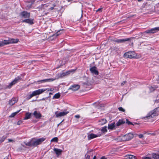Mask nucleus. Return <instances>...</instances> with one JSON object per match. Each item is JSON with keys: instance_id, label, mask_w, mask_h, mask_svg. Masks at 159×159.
<instances>
[{"instance_id": "obj_9", "label": "nucleus", "mask_w": 159, "mask_h": 159, "mask_svg": "<svg viewBox=\"0 0 159 159\" xmlns=\"http://www.w3.org/2000/svg\"><path fill=\"white\" fill-rule=\"evenodd\" d=\"M46 90L44 89H40L34 91L33 93L35 96L42 93Z\"/></svg>"}, {"instance_id": "obj_50", "label": "nucleus", "mask_w": 159, "mask_h": 159, "mask_svg": "<svg viewBox=\"0 0 159 159\" xmlns=\"http://www.w3.org/2000/svg\"><path fill=\"white\" fill-rule=\"evenodd\" d=\"M3 159H9L7 157H5Z\"/></svg>"}, {"instance_id": "obj_55", "label": "nucleus", "mask_w": 159, "mask_h": 159, "mask_svg": "<svg viewBox=\"0 0 159 159\" xmlns=\"http://www.w3.org/2000/svg\"><path fill=\"white\" fill-rule=\"evenodd\" d=\"M61 123V122H60V123H59L57 125L59 126Z\"/></svg>"}, {"instance_id": "obj_52", "label": "nucleus", "mask_w": 159, "mask_h": 159, "mask_svg": "<svg viewBox=\"0 0 159 159\" xmlns=\"http://www.w3.org/2000/svg\"><path fill=\"white\" fill-rule=\"evenodd\" d=\"M148 134H152V135H154V134L153 133H152V134H151V133H148Z\"/></svg>"}, {"instance_id": "obj_27", "label": "nucleus", "mask_w": 159, "mask_h": 159, "mask_svg": "<svg viewBox=\"0 0 159 159\" xmlns=\"http://www.w3.org/2000/svg\"><path fill=\"white\" fill-rule=\"evenodd\" d=\"M152 156L154 159H159V154L153 153Z\"/></svg>"}, {"instance_id": "obj_41", "label": "nucleus", "mask_w": 159, "mask_h": 159, "mask_svg": "<svg viewBox=\"0 0 159 159\" xmlns=\"http://www.w3.org/2000/svg\"><path fill=\"white\" fill-rule=\"evenodd\" d=\"M85 157L87 159H90V156L87 154L85 155Z\"/></svg>"}, {"instance_id": "obj_7", "label": "nucleus", "mask_w": 159, "mask_h": 159, "mask_svg": "<svg viewBox=\"0 0 159 159\" xmlns=\"http://www.w3.org/2000/svg\"><path fill=\"white\" fill-rule=\"evenodd\" d=\"M159 31V27H157L152 28L150 30H146L143 32V33L151 34L154 33Z\"/></svg>"}, {"instance_id": "obj_36", "label": "nucleus", "mask_w": 159, "mask_h": 159, "mask_svg": "<svg viewBox=\"0 0 159 159\" xmlns=\"http://www.w3.org/2000/svg\"><path fill=\"white\" fill-rule=\"evenodd\" d=\"M58 140V139L57 137H54L51 140V142H57Z\"/></svg>"}, {"instance_id": "obj_30", "label": "nucleus", "mask_w": 159, "mask_h": 159, "mask_svg": "<svg viewBox=\"0 0 159 159\" xmlns=\"http://www.w3.org/2000/svg\"><path fill=\"white\" fill-rule=\"evenodd\" d=\"M20 111V110L16 112L12 113L11 115L9 116V117H14L17 113H18Z\"/></svg>"}, {"instance_id": "obj_22", "label": "nucleus", "mask_w": 159, "mask_h": 159, "mask_svg": "<svg viewBox=\"0 0 159 159\" xmlns=\"http://www.w3.org/2000/svg\"><path fill=\"white\" fill-rule=\"evenodd\" d=\"M115 126V123L109 124L108 126V128L109 129H112Z\"/></svg>"}, {"instance_id": "obj_21", "label": "nucleus", "mask_w": 159, "mask_h": 159, "mask_svg": "<svg viewBox=\"0 0 159 159\" xmlns=\"http://www.w3.org/2000/svg\"><path fill=\"white\" fill-rule=\"evenodd\" d=\"M32 114L31 113L27 112L25 114V117L24 118L25 120H26L30 119Z\"/></svg>"}, {"instance_id": "obj_26", "label": "nucleus", "mask_w": 159, "mask_h": 159, "mask_svg": "<svg viewBox=\"0 0 159 159\" xmlns=\"http://www.w3.org/2000/svg\"><path fill=\"white\" fill-rule=\"evenodd\" d=\"M21 79V77L20 76H18L16 77L15 78L13 81L16 84L18 82L20 81V80Z\"/></svg>"}, {"instance_id": "obj_34", "label": "nucleus", "mask_w": 159, "mask_h": 159, "mask_svg": "<svg viewBox=\"0 0 159 159\" xmlns=\"http://www.w3.org/2000/svg\"><path fill=\"white\" fill-rule=\"evenodd\" d=\"M34 96V94L32 92L31 94L29 95L27 97L26 99L27 100H29L31 98H32V97H33Z\"/></svg>"}, {"instance_id": "obj_10", "label": "nucleus", "mask_w": 159, "mask_h": 159, "mask_svg": "<svg viewBox=\"0 0 159 159\" xmlns=\"http://www.w3.org/2000/svg\"><path fill=\"white\" fill-rule=\"evenodd\" d=\"M90 71L91 72L96 75H98V72L97 70V68L95 66H93L90 69Z\"/></svg>"}, {"instance_id": "obj_8", "label": "nucleus", "mask_w": 159, "mask_h": 159, "mask_svg": "<svg viewBox=\"0 0 159 159\" xmlns=\"http://www.w3.org/2000/svg\"><path fill=\"white\" fill-rule=\"evenodd\" d=\"M130 38H126L125 39H116L114 40V41L117 43H125L126 41H129L130 40Z\"/></svg>"}, {"instance_id": "obj_44", "label": "nucleus", "mask_w": 159, "mask_h": 159, "mask_svg": "<svg viewBox=\"0 0 159 159\" xmlns=\"http://www.w3.org/2000/svg\"><path fill=\"white\" fill-rule=\"evenodd\" d=\"M142 159H151V158L149 157H143Z\"/></svg>"}, {"instance_id": "obj_12", "label": "nucleus", "mask_w": 159, "mask_h": 159, "mask_svg": "<svg viewBox=\"0 0 159 159\" xmlns=\"http://www.w3.org/2000/svg\"><path fill=\"white\" fill-rule=\"evenodd\" d=\"M80 88V86L78 84H74L71 85L69 89H71L74 91L78 90Z\"/></svg>"}, {"instance_id": "obj_43", "label": "nucleus", "mask_w": 159, "mask_h": 159, "mask_svg": "<svg viewBox=\"0 0 159 159\" xmlns=\"http://www.w3.org/2000/svg\"><path fill=\"white\" fill-rule=\"evenodd\" d=\"M75 117L77 118H79L80 117V116L79 115H75Z\"/></svg>"}, {"instance_id": "obj_3", "label": "nucleus", "mask_w": 159, "mask_h": 159, "mask_svg": "<svg viewBox=\"0 0 159 159\" xmlns=\"http://www.w3.org/2000/svg\"><path fill=\"white\" fill-rule=\"evenodd\" d=\"M133 137V134L129 133L121 136V139L123 141H126L131 140Z\"/></svg>"}, {"instance_id": "obj_31", "label": "nucleus", "mask_w": 159, "mask_h": 159, "mask_svg": "<svg viewBox=\"0 0 159 159\" xmlns=\"http://www.w3.org/2000/svg\"><path fill=\"white\" fill-rule=\"evenodd\" d=\"M157 86H155L154 87L151 86L150 87L149 89L152 92L154 91L157 88Z\"/></svg>"}, {"instance_id": "obj_18", "label": "nucleus", "mask_w": 159, "mask_h": 159, "mask_svg": "<svg viewBox=\"0 0 159 159\" xmlns=\"http://www.w3.org/2000/svg\"><path fill=\"white\" fill-rule=\"evenodd\" d=\"M22 22L27 23L30 25H32L34 23L33 20L31 19H28L24 20H22Z\"/></svg>"}, {"instance_id": "obj_60", "label": "nucleus", "mask_w": 159, "mask_h": 159, "mask_svg": "<svg viewBox=\"0 0 159 159\" xmlns=\"http://www.w3.org/2000/svg\"><path fill=\"white\" fill-rule=\"evenodd\" d=\"M101 106V107H104V106Z\"/></svg>"}, {"instance_id": "obj_6", "label": "nucleus", "mask_w": 159, "mask_h": 159, "mask_svg": "<svg viewBox=\"0 0 159 159\" xmlns=\"http://www.w3.org/2000/svg\"><path fill=\"white\" fill-rule=\"evenodd\" d=\"M20 16L21 18H29L30 16V14L26 11H24L20 13Z\"/></svg>"}, {"instance_id": "obj_5", "label": "nucleus", "mask_w": 159, "mask_h": 159, "mask_svg": "<svg viewBox=\"0 0 159 159\" xmlns=\"http://www.w3.org/2000/svg\"><path fill=\"white\" fill-rule=\"evenodd\" d=\"M159 108V107H156L153 110L150 112L146 116L147 118L149 119L153 117L154 116H156L157 112L158 111Z\"/></svg>"}, {"instance_id": "obj_38", "label": "nucleus", "mask_w": 159, "mask_h": 159, "mask_svg": "<svg viewBox=\"0 0 159 159\" xmlns=\"http://www.w3.org/2000/svg\"><path fill=\"white\" fill-rule=\"evenodd\" d=\"M126 123L128 125H133L132 123L131 122L129 121L128 119H126Z\"/></svg>"}, {"instance_id": "obj_20", "label": "nucleus", "mask_w": 159, "mask_h": 159, "mask_svg": "<svg viewBox=\"0 0 159 159\" xmlns=\"http://www.w3.org/2000/svg\"><path fill=\"white\" fill-rule=\"evenodd\" d=\"M125 123V121H124L123 120H119L116 123V125L117 126H119L121 125L124 124Z\"/></svg>"}, {"instance_id": "obj_35", "label": "nucleus", "mask_w": 159, "mask_h": 159, "mask_svg": "<svg viewBox=\"0 0 159 159\" xmlns=\"http://www.w3.org/2000/svg\"><path fill=\"white\" fill-rule=\"evenodd\" d=\"M101 131L103 133H105L107 132V126H105L104 127H103L101 129Z\"/></svg>"}, {"instance_id": "obj_15", "label": "nucleus", "mask_w": 159, "mask_h": 159, "mask_svg": "<svg viewBox=\"0 0 159 159\" xmlns=\"http://www.w3.org/2000/svg\"><path fill=\"white\" fill-rule=\"evenodd\" d=\"M54 151L57 156H59L60 155H61L62 152L61 150L57 148H54Z\"/></svg>"}, {"instance_id": "obj_13", "label": "nucleus", "mask_w": 159, "mask_h": 159, "mask_svg": "<svg viewBox=\"0 0 159 159\" xmlns=\"http://www.w3.org/2000/svg\"><path fill=\"white\" fill-rule=\"evenodd\" d=\"M75 71V70H70L68 71L62 73L61 74V77H63L69 75L72 72H74Z\"/></svg>"}, {"instance_id": "obj_46", "label": "nucleus", "mask_w": 159, "mask_h": 159, "mask_svg": "<svg viewBox=\"0 0 159 159\" xmlns=\"http://www.w3.org/2000/svg\"><path fill=\"white\" fill-rule=\"evenodd\" d=\"M21 123H22V121H19L18 122L17 124L18 125H20Z\"/></svg>"}, {"instance_id": "obj_28", "label": "nucleus", "mask_w": 159, "mask_h": 159, "mask_svg": "<svg viewBox=\"0 0 159 159\" xmlns=\"http://www.w3.org/2000/svg\"><path fill=\"white\" fill-rule=\"evenodd\" d=\"M62 30H58L56 33L53 34L52 36L53 37H57L60 34H61L62 33V32H62Z\"/></svg>"}, {"instance_id": "obj_19", "label": "nucleus", "mask_w": 159, "mask_h": 159, "mask_svg": "<svg viewBox=\"0 0 159 159\" xmlns=\"http://www.w3.org/2000/svg\"><path fill=\"white\" fill-rule=\"evenodd\" d=\"M68 113V112H65V111H62L61 112H60L57 114L56 115V117H61L63 116H64L65 115H66Z\"/></svg>"}, {"instance_id": "obj_33", "label": "nucleus", "mask_w": 159, "mask_h": 159, "mask_svg": "<svg viewBox=\"0 0 159 159\" xmlns=\"http://www.w3.org/2000/svg\"><path fill=\"white\" fill-rule=\"evenodd\" d=\"M16 84L13 81L11 82L9 85L7 86V87L9 88H10L13 85H15Z\"/></svg>"}, {"instance_id": "obj_29", "label": "nucleus", "mask_w": 159, "mask_h": 159, "mask_svg": "<svg viewBox=\"0 0 159 159\" xmlns=\"http://www.w3.org/2000/svg\"><path fill=\"white\" fill-rule=\"evenodd\" d=\"M60 97V94L59 93L55 94L53 97V99L58 98Z\"/></svg>"}, {"instance_id": "obj_24", "label": "nucleus", "mask_w": 159, "mask_h": 159, "mask_svg": "<svg viewBox=\"0 0 159 159\" xmlns=\"http://www.w3.org/2000/svg\"><path fill=\"white\" fill-rule=\"evenodd\" d=\"M34 1H31L28 3V4L26 6V9H28L30 8L32 4H34Z\"/></svg>"}, {"instance_id": "obj_45", "label": "nucleus", "mask_w": 159, "mask_h": 159, "mask_svg": "<svg viewBox=\"0 0 159 159\" xmlns=\"http://www.w3.org/2000/svg\"><path fill=\"white\" fill-rule=\"evenodd\" d=\"M126 83V81H124L122 83H121V85H123L125 84Z\"/></svg>"}, {"instance_id": "obj_37", "label": "nucleus", "mask_w": 159, "mask_h": 159, "mask_svg": "<svg viewBox=\"0 0 159 159\" xmlns=\"http://www.w3.org/2000/svg\"><path fill=\"white\" fill-rule=\"evenodd\" d=\"M118 109L120 111H122L123 112H125V109H123L121 107H120L118 108Z\"/></svg>"}, {"instance_id": "obj_4", "label": "nucleus", "mask_w": 159, "mask_h": 159, "mask_svg": "<svg viewBox=\"0 0 159 159\" xmlns=\"http://www.w3.org/2000/svg\"><path fill=\"white\" fill-rule=\"evenodd\" d=\"M136 56V54L134 51L128 52H125L124 55V57L130 58H135Z\"/></svg>"}, {"instance_id": "obj_59", "label": "nucleus", "mask_w": 159, "mask_h": 159, "mask_svg": "<svg viewBox=\"0 0 159 159\" xmlns=\"http://www.w3.org/2000/svg\"><path fill=\"white\" fill-rule=\"evenodd\" d=\"M53 6H54V7H55L56 6V5H54Z\"/></svg>"}, {"instance_id": "obj_54", "label": "nucleus", "mask_w": 159, "mask_h": 159, "mask_svg": "<svg viewBox=\"0 0 159 159\" xmlns=\"http://www.w3.org/2000/svg\"><path fill=\"white\" fill-rule=\"evenodd\" d=\"M52 94V93H49V94Z\"/></svg>"}, {"instance_id": "obj_51", "label": "nucleus", "mask_w": 159, "mask_h": 159, "mask_svg": "<svg viewBox=\"0 0 159 159\" xmlns=\"http://www.w3.org/2000/svg\"><path fill=\"white\" fill-rule=\"evenodd\" d=\"M93 159H96V157L95 156H94Z\"/></svg>"}, {"instance_id": "obj_40", "label": "nucleus", "mask_w": 159, "mask_h": 159, "mask_svg": "<svg viewBox=\"0 0 159 159\" xmlns=\"http://www.w3.org/2000/svg\"><path fill=\"white\" fill-rule=\"evenodd\" d=\"M111 49L112 50H115L116 51L117 50V48L116 47H113V48H111Z\"/></svg>"}, {"instance_id": "obj_2", "label": "nucleus", "mask_w": 159, "mask_h": 159, "mask_svg": "<svg viewBox=\"0 0 159 159\" xmlns=\"http://www.w3.org/2000/svg\"><path fill=\"white\" fill-rule=\"evenodd\" d=\"M19 41V39H15L9 38L8 40H4L2 41H0V47H3L5 45H7L10 43H16Z\"/></svg>"}, {"instance_id": "obj_11", "label": "nucleus", "mask_w": 159, "mask_h": 159, "mask_svg": "<svg viewBox=\"0 0 159 159\" xmlns=\"http://www.w3.org/2000/svg\"><path fill=\"white\" fill-rule=\"evenodd\" d=\"M101 135V134H91L88 135V139L89 140H90L95 138H96L98 136H99Z\"/></svg>"}, {"instance_id": "obj_39", "label": "nucleus", "mask_w": 159, "mask_h": 159, "mask_svg": "<svg viewBox=\"0 0 159 159\" xmlns=\"http://www.w3.org/2000/svg\"><path fill=\"white\" fill-rule=\"evenodd\" d=\"M5 139V137L4 136L2 137L1 139H0V143H1L4 141Z\"/></svg>"}, {"instance_id": "obj_57", "label": "nucleus", "mask_w": 159, "mask_h": 159, "mask_svg": "<svg viewBox=\"0 0 159 159\" xmlns=\"http://www.w3.org/2000/svg\"><path fill=\"white\" fill-rule=\"evenodd\" d=\"M44 100V98H43L42 99V100Z\"/></svg>"}, {"instance_id": "obj_17", "label": "nucleus", "mask_w": 159, "mask_h": 159, "mask_svg": "<svg viewBox=\"0 0 159 159\" xmlns=\"http://www.w3.org/2000/svg\"><path fill=\"white\" fill-rule=\"evenodd\" d=\"M53 80H52V79H48L38 80L37 81V82L39 84H40L42 83H45L49 81H52Z\"/></svg>"}, {"instance_id": "obj_48", "label": "nucleus", "mask_w": 159, "mask_h": 159, "mask_svg": "<svg viewBox=\"0 0 159 159\" xmlns=\"http://www.w3.org/2000/svg\"><path fill=\"white\" fill-rule=\"evenodd\" d=\"M8 141L9 142H12L13 141V140L12 139H8Z\"/></svg>"}, {"instance_id": "obj_47", "label": "nucleus", "mask_w": 159, "mask_h": 159, "mask_svg": "<svg viewBox=\"0 0 159 159\" xmlns=\"http://www.w3.org/2000/svg\"><path fill=\"white\" fill-rule=\"evenodd\" d=\"M100 159H107V158H106L105 156H103Z\"/></svg>"}, {"instance_id": "obj_14", "label": "nucleus", "mask_w": 159, "mask_h": 159, "mask_svg": "<svg viewBox=\"0 0 159 159\" xmlns=\"http://www.w3.org/2000/svg\"><path fill=\"white\" fill-rule=\"evenodd\" d=\"M33 114L36 119H40L42 116V115L39 111H35Z\"/></svg>"}, {"instance_id": "obj_1", "label": "nucleus", "mask_w": 159, "mask_h": 159, "mask_svg": "<svg viewBox=\"0 0 159 159\" xmlns=\"http://www.w3.org/2000/svg\"><path fill=\"white\" fill-rule=\"evenodd\" d=\"M45 138H42L39 139L33 138L28 142H25V144L29 147H36L40 144L45 140Z\"/></svg>"}, {"instance_id": "obj_16", "label": "nucleus", "mask_w": 159, "mask_h": 159, "mask_svg": "<svg viewBox=\"0 0 159 159\" xmlns=\"http://www.w3.org/2000/svg\"><path fill=\"white\" fill-rule=\"evenodd\" d=\"M17 101V99L16 98H13L11 100L9 101V104L12 106L16 103Z\"/></svg>"}, {"instance_id": "obj_56", "label": "nucleus", "mask_w": 159, "mask_h": 159, "mask_svg": "<svg viewBox=\"0 0 159 159\" xmlns=\"http://www.w3.org/2000/svg\"><path fill=\"white\" fill-rule=\"evenodd\" d=\"M101 8H99L98 9V11H99V10H101Z\"/></svg>"}, {"instance_id": "obj_49", "label": "nucleus", "mask_w": 159, "mask_h": 159, "mask_svg": "<svg viewBox=\"0 0 159 159\" xmlns=\"http://www.w3.org/2000/svg\"><path fill=\"white\" fill-rule=\"evenodd\" d=\"M50 9L51 10H52L54 9V7H51V8H50Z\"/></svg>"}, {"instance_id": "obj_25", "label": "nucleus", "mask_w": 159, "mask_h": 159, "mask_svg": "<svg viewBox=\"0 0 159 159\" xmlns=\"http://www.w3.org/2000/svg\"><path fill=\"white\" fill-rule=\"evenodd\" d=\"M127 159H136L135 157L131 155H127L125 156Z\"/></svg>"}, {"instance_id": "obj_32", "label": "nucleus", "mask_w": 159, "mask_h": 159, "mask_svg": "<svg viewBox=\"0 0 159 159\" xmlns=\"http://www.w3.org/2000/svg\"><path fill=\"white\" fill-rule=\"evenodd\" d=\"M16 84L13 81L11 82L9 85L7 86V87L9 88H10L13 85H15Z\"/></svg>"}, {"instance_id": "obj_42", "label": "nucleus", "mask_w": 159, "mask_h": 159, "mask_svg": "<svg viewBox=\"0 0 159 159\" xmlns=\"http://www.w3.org/2000/svg\"><path fill=\"white\" fill-rule=\"evenodd\" d=\"M139 137L140 138H142L143 137V135L142 134H140L139 135Z\"/></svg>"}, {"instance_id": "obj_23", "label": "nucleus", "mask_w": 159, "mask_h": 159, "mask_svg": "<svg viewBox=\"0 0 159 159\" xmlns=\"http://www.w3.org/2000/svg\"><path fill=\"white\" fill-rule=\"evenodd\" d=\"M107 121L105 119H102L99 120V122H100V125H102L105 124Z\"/></svg>"}, {"instance_id": "obj_58", "label": "nucleus", "mask_w": 159, "mask_h": 159, "mask_svg": "<svg viewBox=\"0 0 159 159\" xmlns=\"http://www.w3.org/2000/svg\"><path fill=\"white\" fill-rule=\"evenodd\" d=\"M68 1H70V0H67Z\"/></svg>"}, {"instance_id": "obj_53", "label": "nucleus", "mask_w": 159, "mask_h": 159, "mask_svg": "<svg viewBox=\"0 0 159 159\" xmlns=\"http://www.w3.org/2000/svg\"><path fill=\"white\" fill-rule=\"evenodd\" d=\"M139 2H141V1H142V0H137Z\"/></svg>"}]
</instances>
